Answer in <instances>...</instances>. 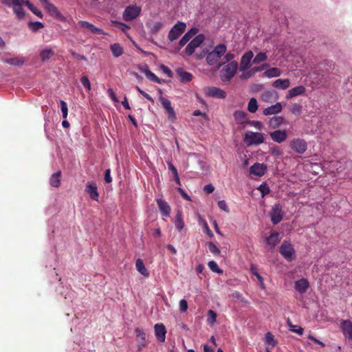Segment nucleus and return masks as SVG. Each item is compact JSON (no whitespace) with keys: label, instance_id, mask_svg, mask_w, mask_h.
<instances>
[{"label":"nucleus","instance_id":"18","mask_svg":"<svg viewBox=\"0 0 352 352\" xmlns=\"http://www.w3.org/2000/svg\"><path fill=\"white\" fill-rule=\"evenodd\" d=\"M267 170V166L264 164L255 163L250 168V174L261 177L265 175Z\"/></svg>","mask_w":352,"mask_h":352},{"label":"nucleus","instance_id":"61","mask_svg":"<svg viewBox=\"0 0 352 352\" xmlns=\"http://www.w3.org/2000/svg\"><path fill=\"white\" fill-rule=\"evenodd\" d=\"M146 77H148V78H150L152 81L156 82V83H158V84H161L162 82H161V80L154 74L152 72H151Z\"/></svg>","mask_w":352,"mask_h":352},{"label":"nucleus","instance_id":"20","mask_svg":"<svg viewBox=\"0 0 352 352\" xmlns=\"http://www.w3.org/2000/svg\"><path fill=\"white\" fill-rule=\"evenodd\" d=\"M156 201L162 215L166 217H169L170 213V207L168 204L162 199H157Z\"/></svg>","mask_w":352,"mask_h":352},{"label":"nucleus","instance_id":"33","mask_svg":"<svg viewBox=\"0 0 352 352\" xmlns=\"http://www.w3.org/2000/svg\"><path fill=\"white\" fill-rule=\"evenodd\" d=\"M175 226L178 231H181L184 227V223L183 221V215L182 212L181 210H178L175 219Z\"/></svg>","mask_w":352,"mask_h":352},{"label":"nucleus","instance_id":"1","mask_svg":"<svg viewBox=\"0 0 352 352\" xmlns=\"http://www.w3.org/2000/svg\"><path fill=\"white\" fill-rule=\"evenodd\" d=\"M227 51V46L223 43H219L214 47V48L209 51L208 50H204L201 56H206V61L210 66H212L218 63L219 60L226 54Z\"/></svg>","mask_w":352,"mask_h":352},{"label":"nucleus","instance_id":"10","mask_svg":"<svg viewBox=\"0 0 352 352\" xmlns=\"http://www.w3.org/2000/svg\"><path fill=\"white\" fill-rule=\"evenodd\" d=\"M43 6L51 16L60 21H65V17L60 13L58 8L53 3L47 1L46 3L43 4Z\"/></svg>","mask_w":352,"mask_h":352},{"label":"nucleus","instance_id":"26","mask_svg":"<svg viewBox=\"0 0 352 352\" xmlns=\"http://www.w3.org/2000/svg\"><path fill=\"white\" fill-rule=\"evenodd\" d=\"M309 287L308 280L305 278H301L295 282V289L300 294H304L307 292Z\"/></svg>","mask_w":352,"mask_h":352},{"label":"nucleus","instance_id":"5","mask_svg":"<svg viewBox=\"0 0 352 352\" xmlns=\"http://www.w3.org/2000/svg\"><path fill=\"white\" fill-rule=\"evenodd\" d=\"M282 256L287 261H291L295 258V250L291 243L284 241L279 250Z\"/></svg>","mask_w":352,"mask_h":352},{"label":"nucleus","instance_id":"38","mask_svg":"<svg viewBox=\"0 0 352 352\" xmlns=\"http://www.w3.org/2000/svg\"><path fill=\"white\" fill-rule=\"evenodd\" d=\"M110 50L113 56L116 58L120 56L124 52L122 47L119 43H113L111 45Z\"/></svg>","mask_w":352,"mask_h":352},{"label":"nucleus","instance_id":"16","mask_svg":"<svg viewBox=\"0 0 352 352\" xmlns=\"http://www.w3.org/2000/svg\"><path fill=\"white\" fill-rule=\"evenodd\" d=\"M206 94L208 96L216 98H225L226 97V92L218 87H208L205 89Z\"/></svg>","mask_w":352,"mask_h":352},{"label":"nucleus","instance_id":"54","mask_svg":"<svg viewBox=\"0 0 352 352\" xmlns=\"http://www.w3.org/2000/svg\"><path fill=\"white\" fill-rule=\"evenodd\" d=\"M25 0H2V3L7 6H17Z\"/></svg>","mask_w":352,"mask_h":352},{"label":"nucleus","instance_id":"14","mask_svg":"<svg viewBox=\"0 0 352 352\" xmlns=\"http://www.w3.org/2000/svg\"><path fill=\"white\" fill-rule=\"evenodd\" d=\"M135 333L138 340V350L140 351L142 348L147 345V341L146 339V333L140 328H135Z\"/></svg>","mask_w":352,"mask_h":352},{"label":"nucleus","instance_id":"36","mask_svg":"<svg viewBox=\"0 0 352 352\" xmlns=\"http://www.w3.org/2000/svg\"><path fill=\"white\" fill-rule=\"evenodd\" d=\"M281 74L280 70L277 67H272L267 69L263 74V76L267 78L278 77Z\"/></svg>","mask_w":352,"mask_h":352},{"label":"nucleus","instance_id":"64","mask_svg":"<svg viewBox=\"0 0 352 352\" xmlns=\"http://www.w3.org/2000/svg\"><path fill=\"white\" fill-rule=\"evenodd\" d=\"M104 179L107 183H111L112 182V178L111 177V170L109 168L105 170Z\"/></svg>","mask_w":352,"mask_h":352},{"label":"nucleus","instance_id":"3","mask_svg":"<svg viewBox=\"0 0 352 352\" xmlns=\"http://www.w3.org/2000/svg\"><path fill=\"white\" fill-rule=\"evenodd\" d=\"M141 8L136 5L127 6L122 13V18L125 21H130L135 19L141 12Z\"/></svg>","mask_w":352,"mask_h":352},{"label":"nucleus","instance_id":"43","mask_svg":"<svg viewBox=\"0 0 352 352\" xmlns=\"http://www.w3.org/2000/svg\"><path fill=\"white\" fill-rule=\"evenodd\" d=\"M267 56L265 52H259L257 54L252 60L253 64H258L260 63L267 60Z\"/></svg>","mask_w":352,"mask_h":352},{"label":"nucleus","instance_id":"52","mask_svg":"<svg viewBox=\"0 0 352 352\" xmlns=\"http://www.w3.org/2000/svg\"><path fill=\"white\" fill-rule=\"evenodd\" d=\"M163 27V23L162 22L157 21L154 23L151 27V32L153 34H156Z\"/></svg>","mask_w":352,"mask_h":352},{"label":"nucleus","instance_id":"40","mask_svg":"<svg viewBox=\"0 0 352 352\" xmlns=\"http://www.w3.org/2000/svg\"><path fill=\"white\" fill-rule=\"evenodd\" d=\"M54 54V52L52 49H45L40 52V58L41 60L44 62L49 60Z\"/></svg>","mask_w":352,"mask_h":352},{"label":"nucleus","instance_id":"59","mask_svg":"<svg viewBox=\"0 0 352 352\" xmlns=\"http://www.w3.org/2000/svg\"><path fill=\"white\" fill-rule=\"evenodd\" d=\"M188 309V302L185 299L179 301V311L182 313L186 312Z\"/></svg>","mask_w":352,"mask_h":352},{"label":"nucleus","instance_id":"13","mask_svg":"<svg viewBox=\"0 0 352 352\" xmlns=\"http://www.w3.org/2000/svg\"><path fill=\"white\" fill-rule=\"evenodd\" d=\"M291 147L299 154L304 153L307 148L306 142L300 138L294 140L291 143Z\"/></svg>","mask_w":352,"mask_h":352},{"label":"nucleus","instance_id":"45","mask_svg":"<svg viewBox=\"0 0 352 352\" xmlns=\"http://www.w3.org/2000/svg\"><path fill=\"white\" fill-rule=\"evenodd\" d=\"M24 2H25V5L34 14H36L39 18H43V14L41 10H39L37 8H36L32 3H30L28 0H25Z\"/></svg>","mask_w":352,"mask_h":352},{"label":"nucleus","instance_id":"29","mask_svg":"<svg viewBox=\"0 0 352 352\" xmlns=\"http://www.w3.org/2000/svg\"><path fill=\"white\" fill-rule=\"evenodd\" d=\"M285 122V119L282 116H275L269 120V126L272 129L278 128Z\"/></svg>","mask_w":352,"mask_h":352},{"label":"nucleus","instance_id":"47","mask_svg":"<svg viewBox=\"0 0 352 352\" xmlns=\"http://www.w3.org/2000/svg\"><path fill=\"white\" fill-rule=\"evenodd\" d=\"M250 272L253 275H254L257 278V279L260 282L261 285L263 287V278L258 274L257 267L255 265H252L250 267Z\"/></svg>","mask_w":352,"mask_h":352},{"label":"nucleus","instance_id":"9","mask_svg":"<svg viewBox=\"0 0 352 352\" xmlns=\"http://www.w3.org/2000/svg\"><path fill=\"white\" fill-rule=\"evenodd\" d=\"M43 6L51 16L60 21H65V17L60 13L58 8L53 3L47 1L46 3L43 4Z\"/></svg>","mask_w":352,"mask_h":352},{"label":"nucleus","instance_id":"24","mask_svg":"<svg viewBox=\"0 0 352 352\" xmlns=\"http://www.w3.org/2000/svg\"><path fill=\"white\" fill-rule=\"evenodd\" d=\"M197 32L198 29L197 28H192L188 30L179 41L180 47L184 46Z\"/></svg>","mask_w":352,"mask_h":352},{"label":"nucleus","instance_id":"12","mask_svg":"<svg viewBox=\"0 0 352 352\" xmlns=\"http://www.w3.org/2000/svg\"><path fill=\"white\" fill-rule=\"evenodd\" d=\"M254 56L252 51L250 50L245 52L241 58L239 65V70L241 72H245L250 67V62Z\"/></svg>","mask_w":352,"mask_h":352},{"label":"nucleus","instance_id":"11","mask_svg":"<svg viewBox=\"0 0 352 352\" xmlns=\"http://www.w3.org/2000/svg\"><path fill=\"white\" fill-rule=\"evenodd\" d=\"M78 24L80 28H82L83 30H87L91 33L100 34V35H104L106 33L104 32V30L101 28H98L96 26H94L92 23L86 21H79L78 22Z\"/></svg>","mask_w":352,"mask_h":352},{"label":"nucleus","instance_id":"37","mask_svg":"<svg viewBox=\"0 0 352 352\" xmlns=\"http://www.w3.org/2000/svg\"><path fill=\"white\" fill-rule=\"evenodd\" d=\"M61 172L58 171L50 177V185L53 187L58 188L60 185V177Z\"/></svg>","mask_w":352,"mask_h":352},{"label":"nucleus","instance_id":"6","mask_svg":"<svg viewBox=\"0 0 352 352\" xmlns=\"http://www.w3.org/2000/svg\"><path fill=\"white\" fill-rule=\"evenodd\" d=\"M206 36L204 34L197 35L190 43L187 45L185 52L188 56H191L195 51L196 48L199 47L205 41Z\"/></svg>","mask_w":352,"mask_h":352},{"label":"nucleus","instance_id":"15","mask_svg":"<svg viewBox=\"0 0 352 352\" xmlns=\"http://www.w3.org/2000/svg\"><path fill=\"white\" fill-rule=\"evenodd\" d=\"M160 101L161 102L162 107L166 109L169 119L175 120L176 119V116L173 108L171 107L170 101L164 97H160Z\"/></svg>","mask_w":352,"mask_h":352},{"label":"nucleus","instance_id":"30","mask_svg":"<svg viewBox=\"0 0 352 352\" xmlns=\"http://www.w3.org/2000/svg\"><path fill=\"white\" fill-rule=\"evenodd\" d=\"M176 72H177V74L179 76L180 80L182 82H190L192 78V75L190 73L184 70L183 68H181V67L178 68L176 70Z\"/></svg>","mask_w":352,"mask_h":352},{"label":"nucleus","instance_id":"48","mask_svg":"<svg viewBox=\"0 0 352 352\" xmlns=\"http://www.w3.org/2000/svg\"><path fill=\"white\" fill-rule=\"evenodd\" d=\"M208 265L209 268L210 269V270H212V272H217L218 274L223 273V270L219 267L217 263L215 261H209Z\"/></svg>","mask_w":352,"mask_h":352},{"label":"nucleus","instance_id":"34","mask_svg":"<svg viewBox=\"0 0 352 352\" xmlns=\"http://www.w3.org/2000/svg\"><path fill=\"white\" fill-rule=\"evenodd\" d=\"M23 4H25V2H21L17 6H12L14 13L19 20L23 19L25 16V12L22 8Z\"/></svg>","mask_w":352,"mask_h":352},{"label":"nucleus","instance_id":"53","mask_svg":"<svg viewBox=\"0 0 352 352\" xmlns=\"http://www.w3.org/2000/svg\"><path fill=\"white\" fill-rule=\"evenodd\" d=\"M265 342L273 346L276 344V341L274 340V336L270 332L266 333Z\"/></svg>","mask_w":352,"mask_h":352},{"label":"nucleus","instance_id":"41","mask_svg":"<svg viewBox=\"0 0 352 352\" xmlns=\"http://www.w3.org/2000/svg\"><path fill=\"white\" fill-rule=\"evenodd\" d=\"M223 56V62H220L217 65V69H219L221 67H222L223 65L226 64V63H230L231 61H234L233 59L235 57V55L232 52L226 53Z\"/></svg>","mask_w":352,"mask_h":352},{"label":"nucleus","instance_id":"32","mask_svg":"<svg viewBox=\"0 0 352 352\" xmlns=\"http://www.w3.org/2000/svg\"><path fill=\"white\" fill-rule=\"evenodd\" d=\"M135 267L137 270L144 276L148 277L149 276V272L145 267L143 261L142 259L138 258L137 259L135 262Z\"/></svg>","mask_w":352,"mask_h":352},{"label":"nucleus","instance_id":"44","mask_svg":"<svg viewBox=\"0 0 352 352\" xmlns=\"http://www.w3.org/2000/svg\"><path fill=\"white\" fill-rule=\"evenodd\" d=\"M257 100L255 98H251L248 104V110L250 113H255L258 109Z\"/></svg>","mask_w":352,"mask_h":352},{"label":"nucleus","instance_id":"42","mask_svg":"<svg viewBox=\"0 0 352 352\" xmlns=\"http://www.w3.org/2000/svg\"><path fill=\"white\" fill-rule=\"evenodd\" d=\"M111 23L120 29L122 32L126 33V32L130 30V26L118 21H111Z\"/></svg>","mask_w":352,"mask_h":352},{"label":"nucleus","instance_id":"31","mask_svg":"<svg viewBox=\"0 0 352 352\" xmlns=\"http://www.w3.org/2000/svg\"><path fill=\"white\" fill-rule=\"evenodd\" d=\"M273 87L276 89H286L290 86L289 79H277L273 82Z\"/></svg>","mask_w":352,"mask_h":352},{"label":"nucleus","instance_id":"56","mask_svg":"<svg viewBox=\"0 0 352 352\" xmlns=\"http://www.w3.org/2000/svg\"><path fill=\"white\" fill-rule=\"evenodd\" d=\"M61 111L63 118H66L68 114L67 104L64 100L60 101Z\"/></svg>","mask_w":352,"mask_h":352},{"label":"nucleus","instance_id":"22","mask_svg":"<svg viewBox=\"0 0 352 352\" xmlns=\"http://www.w3.org/2000/svg\"><path fill=\"white\" fill-rule=\"evenodd\" d=\"M282 109V104L280 102H276L275 104L264 109L263 111V113L265 116L276 115L280 113Z\"/></svg>","mask_w":352,"mask_h":352},{"label":"nucleus","instance_id":"60","mask_svg":"<svg viewBox=\"0 0 352 352\" xmlns=\"http://www.w3.org/2000/svg\"><path fill=\"white\" fill-rule=\"evenodd\" d=\"M138 69L146 76H147L151 71L149 69L148 66L146 64L142 65H138Z\"/></svg>","mask_w":352,"mask_h":352},{"label":"nucleus","instance_id":"55","mask_svg":"<svg viewBox=\"0 0 352 352\" xmlns=\"http://www.w3.org/2000/svg\"><path fill=\"white\" fill-rule=\"evenodd\" d=\"M82 85L88 90H91V84L87 76H82L80 78Z\"/></svg>","mask_w":352,"mask_h":352},{"label":"nucleus","instance_id":"8","mask_svg":"<svg viewBox=\"0 0 352 352\" xmlns=\"http://www.w3.org/2000/svg\"><path fill=\"white\" fill-rule=\"evenodd\" d=\"M270 216L271 217V221L274 225L280 223L283 217L282 206L280 204L274 205L270 212Z\"/></svg>","mask_w":352,"mask_h":352},{"label":"nucleus","instance_id":"39","mask_svg":"<svg viewBox=\"0 0 352 352\" xmlns=\"http://www.w3.org/2000/svg\"><path fill=\"white\" fill-rule=\"evenodd\" d=\"M234 117L235 120L239 124H243V123L248 122V121H246L247 113L243 111H236L234 113Z\"/></svg>","mask_w":352,"mask_h":352},{"label":"nucleus","instance_id":"62","mask_svg":"<svg viewBox=\"0 0 352 352\" xmlns=\"http://www.w3.org/2000/svg\"><path fill=\"white\" fill-rule=\"evenodd\" d=\"M247 123L250 124L251 126H254L255 128H256L258 130H261V129L263 127L262 123L259 121L252 120V121H248Z\"/></svg>","mask_w":352,"mask_h":352},{"label":"nucleus","instance_id":"23","mask_svg":"<svg viewBox=\"0 0 352 352\" xmlns=\"http://www.w3.org/2000/svg\"><path fill=\"white\" fill-rule=\"evenodd\" d=\"M3 62L13 66H21L24 64L25 60L24 57L17 56L12 58H6L2 59Z\"/></svg>","mask_w":352,"mask_h":352},{"label":"nucleus","instance_id":"49","mask_svg":"<svg viewBox=\"0 0 352 352\" xmlns=\"http://www.w3.org/2000/svg\"><path fill=\"white\" fill-rule=\"evenodd\" d=\"M217 314L212 309H210L208 312V323L210 324H213L217 320Z\"/></svg>","mask_w":352,"mask_h":352},{"label":"nucleus","instance_id":"21","mask_svg":"<svg viewBox=\"0 0 352 352\" xmlns=\"http://www.w3.org/2000/svg\"><path fill=\"white\" fill-rule=\"evenodd\" d=\"M85 192L89 195L90 197L95 200L98 201L99 194L96 183H88L86 186Z\"/></svg>","mask_w":352,"mask_h":352},{"label":"nucleus","instance_id":"19","mask_svg":"<svg viewBox=\"0 0 352 352\" xmlns=\"http://www.w3.org/2000/svg\"><path fill=\"white\" fill-rule=\"evenodd\" d=\"M155 334L157 339L164 342L166 338V329L164 324L157 323L154 326Z\"/></svg>","mask_w":352,"mask_h":352},{"label":"nucleus","instance_id":"51","mask_svg":"<svg viewBox=\"0 0 352 352\" xmlns=\"http://www.w3.org/2000/svg\"><path fill=\"white\" fill-rule=\"evenodd\" d=\"M208 249L211 253H212L214 255H219L220 254V250L217 248V246L212 242L208 243Z\"/></svg>","mask_w":352,"mask_h":352},{"label":"nucleus","instance_id":"4","mask_svg":"<svg viewBox=\"0 0 352 352\" xmlns=\"http://www.w3.org/2000/svg\"><path fill=\"white\" fill-rule=\"evenodd\" d=\"M244 142L248 145H258L264 142L263 134L258 132L246 133L244 136Z\"/></svg>","mask_w":352,"mask_h":352},{"label":"nucleus","instance_id":"28","mask_svg":"<svg viewBox=\"0 0 352 352\" xmlns=\"http://www.w3.org/2000/svg\"><path fill=\"white\" fill-rule=\"evenodd\" d=\"M280 239L279 238V233L277 232H273L270 235L266 238V243L272 248H274L279 242Z\"/></svg>","mask_w":352,"mask_h":352},{"label":"nucleus","instance_id":"57","mask_svg":"<svg viewBox=\"0 0 352 352\" xmlns=\"http://www.w3.org/2000/svg\"><path fill=\"white\" fill-rule=\"evenodd\" d=\"M243 74L240 76V78L241 80H245V79H248L249 78H250L251 76H252L255 73L254 72H253V68L251 69L250 70H246L245 72H243Z\"/></svg>","mask_w":352,"mask_h":352},{"label":"nucleus","instance_id":"27","mask_svg":"<svg viewBox=\"0 0 352 352\" xmlns=\"http://www.w3.org/2000/svg\"><path fill=\"white\" fill-rule=\"evenodd\" d=\"M305 92V87L302 85L297 86L289 90L286 98L289 99L294 97L302 95Z\"/></svg>","mask_w":352,"mask_h":352},{"label":"nucleus","instance_id":"25","mask_svg":"<svg viewBox=\"0 0 352 352\" xmlns=\"http://www.w3.org/2000/svg\"><path fill=\"white\" fill-rule=\"evenodd\" d=\"M341 329L344 335L349 340H352V322L349 320H343L341 322Z\"/></svg>","mask_w":352,"mask_h":352},{"label":"nucleus","instance_id":"17","mask_svg":"<svg viewBox=\"0 0 352 352\" xmlns=\"http://www.w3.org/2000/svg\"><path fill=\"white\" fill-rule=\"evenodd\" d=\"M272 140L277 143H282L287 138V133L285 130H276L270 133Z\"/></svg>","mask_w":352,"mask_h":352},{"label":"nucleus","instance_id":"58","mask_svg":"<svg viewBox=\"0 0 352 352\" xmlns=\"http://www.w3.org/2000/svg\"><path fill=\"white\" fill-rule=\"evenodd\" d=\"M270 152L272 155H276V156H280L283 153L280 148L277 146L271 147Z\"/></svg>","mask_w":352,"mask_h":352},{"label":"nucleus","instance_id":"35","mask_svg":"<svg viewBox=\"0 0 352 352\" xmlns=\"http://www.w3.org/2000/svg\"><path fill=\"white\" fill-rule=\"evenodd\" d=\"M274 95H276L275 99H277L278 96H277V94H276V93L275 91H267L263 92L261 94V99L263 102L270 103V102H273L272 99H273Z\"/></svg>","mask_w":352,"mask_h":352},{"label":"nucleus","instance_id":"7","mask_svg":"<svg viewBox=\"0 0 352 352\" xmlns=\"http://www.w3.org/2000/svg\"><path fill=\"white\" fill-rule=\"evenodd\" d=\"M186 25L184 22L178 21L170 29L168 34V38L170 41L177 39L186 30Z\"/></svg>","mask_w":352,"mask_h":352},{"label":"nucleus","instance_id":"50","mask_svg":"<svg viewBox=\"0 0 352 352\" xmlns=\"http://www.w3.org/2000/svg\"><path fill=\"white\" fill-rule=\"evenodd\" d=\"M291 112L296 116L300 115L302 113V106L297 103L293 104L291 107Z\"/></svg>","mask_w":352,"mask_h":352},{"label":"nucleus","instance_id":"63","mask_svg":"<svg viewBox=\"0 0 352 352\" xmlns=\"http://www.w3.org/2000/svg\"><path fill=\"white\" fill-rule=\"evenodd\" d=\"M217 204H218L219 208H221V210H223L226 212H229V209L227 206V204L224 200L219 201Z\"/></svg>","mask_w":352,"mask_h":352},{"label":"nucleus","instance_id":"46","mask_svg":"<svg viewBox=\"0 0 352 352\" xmlns=\"http://www.w3.org/2000/svg\"><path fill=\"white\" fill-rule=\"evenodd\" d=\"M28 28L33 32H37L44 28V24L39 21L28 23Z\"/></svg>","mask_w":352,"mask_h":352},{"label":"nucleus","instance_id":"2","mask_svg":"<svg viewBox=\"0 0 352 352\" xmlns=\"http://www.w3.org/2000/svg\"><path fill=\"white\" fill-rule=\"evenodd\" d=\"M239 64L236 61H231L222 68L220 71V78L223 82H230L232 78L236 74Z\"/></svg>","mask_w":352,"mask_h":352}]
</instances>
